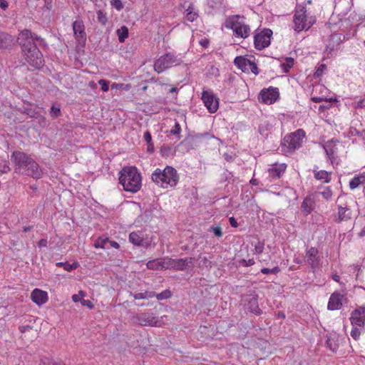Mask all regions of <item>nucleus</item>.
<instances>
[{
    "label": "nucleus",
    "mask_w": 365,
    "mask_h": 365,
    "mask_svg": "<svg viewBox=\"0 0 365 365\" xmlns=\"http://www.w3.org/2000/svg\"><path fill=\"white\" fill-rule=\"evenodd\" d=\"M36 41H38L39 45L45 43L42 38L29 29H24L19 34L18 42L26 56V60L35 68H39L43 66V60Z\"/></svg>",
    "instance_id": "f257e3e1"
},
{
    "label": "nucleus",
    "mask_w": 365,
    "mask_h": 365,
    "mask_svg": "<svg viewBox=\"0 0 365 365\" xmlns=\"http://www.w3.org/2000/svg\"><path fill=\"white\" fill-rule=\"evenodd\" d=\"M11 160L14 164V171L21 175H25L39 179L43 175V171L38 164L26 153L19 151H14Z\"/></svg>",
    "instance_id": "f03ea898"
},
{
    "label": "nucleus",
    "mask_w": 365,
    "mask_h": 365,
    "mask_svg": "<svg viewBox=\"0 0 365 365\" xmlns=\"http://www.w3.org/2000/svg\"><path fill=\"white\" fill-rule=\"evenodd\" d=\"M119 181L127 192L135 193L141 187V175L135 167L123 168Z\"/></svg>",
    "instance_id": "7ed1b4c3"
},
{
    "label": "nucleus",
    "mask_w": 365,
    "mask_h": 365,
    "mask_svg": "<svg viewBox=\"0 0 365 365\" xmlns=\"http://www.w3.org/2000/svg\"><path fill=\"white\" fill-rule=\"evenodd\" d=\"M151 178L154 182L163 187H167L168 185L175 187L179 180L176 170L171 166H167L163 170L156 169Z\"/></svg>",
    "instance_id": "20e7f679"
},
{
    "label": "nucleus",
    "mask_w": 365,
    "mask_h": 365,
    "mask_svg": "<svg viewBox=\"0 0 365 365\" xmlns=\"http://www.w3.org/2000/svg\"><path fill=\"white\" fill-rule=\"evenodd\" d=\"M304 138L305 132L302 129H298L295 132L285 135L281 143V151L284 155L293 153L295 150L301 147Z\"/></svg>",
    "instance_id": "39448f33"
},
{
    "label": "nucleus",
    "mask_w": 365,
    "mask_h": 365,
    "mask_svg": "<svg viewBox=\"0 0 365 365\" xmlns=\"http://www.w3.org/2000/svg\"><path fill=\"white\" fill-rule=\"evenodd\" d=\"M225 26L233 30V32L241 38H247L250 31V26L243 21V17L238 15L229 17L225 21Z\"/></svg>",
    "instance_id": "423d86ee"
},
{
    "label": "nucleus",
    "mask_w": 365,
    "mask_h": 365,
    "mask_svg": "<svg viewBox=\"0 0 365 365\" xmlns=\"http://www.w3.org/2000/svg\"><path fill=\"white\" fill-rule=\"evenodd\" d=\"M306 9L303 6H297L294 16V29L297 31L309 29L314 24L312 17H308Z\"/></svg>",
    "instance_id": "0eeeda50"
},
{
    "label": "nucleus",
    "mask_w": 365,
    "mask_h": 365,
    "mask_svg": "<svg viewBox=\"0 0 365 365\" xmlns=\"http://www.w3.org/2000/svg\"><path fill=\"white\" fill-rule=\"evenodd\" d=\"M180 62L181 60L176 56L168 53L161 56L155 61L154 70L158 73H160L172 66L179 65Z\"/></svg>",
    "instance_id": "6e6552de"
},
{
    "label": "nucleus",
    "mask_w": 365,
    "mask_h": 365,
    "mask_svg": "<svg viewBox=\"0 0 365 365\" xmlns=\"http://www.w3.org/2000/svg\"><path fill=\"white\" fill-rule=\"evenodd\" d=\"M272 31L271 29H266L262 31L257 33L254 37L255 46L258 50H262L270 44Z\"/></svg>",
    "instance_id": "1a4fd4ad"
},
{
    "label": "nucleus",
    "mask_w": 365,
    "mask_h": 365,
    "mask_svg": "<svg viewBox=\"0 0 365 365\" xmlns=\"http://www.w3.org/2000/svg\"><path fill=\"white\" fill-rule=\"evenodd\" d=\"M202 100L210 113H213L217 110L219 107L218 99L212 91H204L202 94Z\"/></svg>",
    "instance_id": "9d476101"
},
{
    "label": "nucleus",
    "mask_w": 365,
    "mask_h": 365,
    "mask_svg": "<svg viewBox=\"0 0 365 365\" xmlns=\"http://www.w3.org/2000/svg\"><path fill=\"white\" fill-rule=\"evenodd\" d=\"M350 321L353 327H364L365 324V307H360L354 310L351 314Z\"/></svg>",
    "instance_id": "9b49d317"
},
{
    "label": "nucleus",
    "mask_w": 365,
    "mask_h": 365,
    "mask_svg": "<svg viewBox=\"0 0 365 365\" xmlns=\"http://www.w3.org/2000/svg\"><path fill=\"white\" fill-rule=\"evenodd\" d=\"M136 322L141 326H157L158 320L152 313H140L135 317Z\"/></svg>",
    "instance_id": "f8f14e48"
},
{
    "label": "nucleus",
    "mask_w": 365,
    "mask_h": 365,
    "mask_svg": "<svg viewBox=\"0 0 365 365\" xmlns=\"http://www.w3.org/2000/svg\"><path fill=\"white\" fill-rule=\"evenodd\" d=\"M318 253L319 251L316 247H311L306 253V262L313 269L318 268L320 264L321 259Z\"/></svg>",
    "instance_id": "ddd939ff"
},
{
    "label": "nucleus",
    "mask_w": 365,
    "mask_h": 365,
    "mask_svg": "<svg viewBox=\"0 0 365 365\" xmlns=\"http://www.w3.org/2000/svg\"><path fill=\"white\" fill-rule=\"evenodd\" d=\"M73 31L76 39L78 41H85L86 34L85 32V26L82 20H76L73 23Z\"/></svg>",
    "instance_id": "4468645a"
},
{
    "label": "nucleus",
    "mask_w": 365,
    "mask_h": 365,
    "mask_svg": "<svg viewBox=\"0 0 365 365\" xmlns=\"http://www.w3.org/2000/svg\"><path fill=\"white\" fill-rule=\"evenodd\" d=\"M342 294L334 292L329 298L327 306L328 309L331 311L339 309L342 307Z\"/></svg>",
    "instance_id": "2eb2a0df"
},
{
    "label": "nucleus",
    "mask_w": 365,
    "mask_h": 365,
    "mask_svg": "<svg viewBox=\"0 0 365 365\" xmlns=\"http://www.w3.org/2000/svg\"><path fill=\"white\" fill-rule=\"evenodd\" d=\"M31 297L32 301L38 305H41L48 300L47 292L39 289H34L31 292Z\"/></svg>",
    "instance_id": "dca6fc26"
},
{
    "label": "nucleus",
    "mask_w": 365,
    "mask_h": 365,
    "mask_svg": "<svg viewBox=\"0 0 365 365\" xmlns=\"http://www.w3.org/2000/svg\"><path fill=\"white\" fill-rule=\"evenodd\" d=\"M194 258L186 257L184 259H173V269L182 271L187 267L193 264Z\"/></svg>",
    "instance_id": "f3484780"
},
{
    "label": "nucleus",
    "mask_w": 365,
    "mask_h": 365,
    "mask_svg": "<svg viewBox=\"0 0 365 365\" xmlns=\"http://www.w3.org/2000/svg\"><path fill=\"white\" fill-rule=\"evenodd\" d=\"M234 63L243 72L248 73V68L251 63V60L243 56H237L235 58Z\"/></svg>",
    "instance_id": "a211bd4d"
},
{
    "label": "nucleus",
    "mask_w": 365,
    "mask_h": 365,
    "mask_svg": "<svg viewBox=\"0 0 365 365\" xmlns=\"http://www.w3.org/2000/svg\"><path fill=\"white\" fill-rule=\"evenodd\" d=\"M248 309L257 314V315H259L262 313V310L259 309V305H258V297L257 295H255V296H253L249 301L248 302Z\"/></svg>",
    "instance_id": "6ab92c4d"
},
{
    "label": "nucleus",
    "mask_w": 365,
    "mask_h": 365,
    "mask_svg": "<svg viewBox=\"0 0 365 365\" xmlns=\"http://www.w3.org/2000/svg\"><path fill=\"white\" fill-rule=\"evenodd\" d=\"M19 111L21 113L26 114L30 118L40 119L41 120H42V122L44 125H46V118L43 115H41L38 111H36L35 109H33L31 108H26L24 110H19Z\"/></svg>",
    "instance_id": "aec40b11"
},
{
    "label": "nucleus",
    "mask_w": 365,
    "mask_h": 365,
    "mask_svg": "<svg viewBox=\"0 0 365 365\" xmlns=\"http://www.w3.org/2000/svg\"><path fill=\"white\" fill-rule=\"evenodd\" d=\"M260 96L262 102L267 104H272L277 99V94L274 92H270L269 91H262Z\"/></svg>",
    "instance_id": "412c9836"
},
{
    "label": "nucleus",
    "mask_w": 365,
    "mask_h": 365,
    "mask_svg": "<svg viewBox=\"0 0 365 365\" xmlns=\"http://www.w3.org/2000/svg\"><path fill=\"white\" fill-rule=\"evenodd\" d=\"M314 178L318 180H323L324 182H329L331 180V173L326 170H313Z\"/></svg>",
    "instance_id": "4be33fe9"
},
{
    "label": "nucleus",
    "mask_w": 365,
    "mask_h": 365,
    "mask_svg": "<svg viewBox=\"0 0 365 365\" xmlns=\"http://www.w3.org/2000/svg\"><path fill=\"white\" fill-rule=\"evenodd\" d=\"M286 166L284 164L276 165L269 169V175L274 178H280L281 175L284 172Z\"/></svg>",
    "instance_id": "5701e85b"
},
{
    "label": "nucleus",
    "mask_w": 365,
    "mask_h": 365,
    "mask_svg": "<svg viewBox=\"0 0 365 365\" xmlns=\"http://www.w3.org/2000/svg\"><path fill=\"white\" fill-rule=\"evenodd\" d=\"M338 210L339 221L347 220L351 218V211L349 208L338 205Z\"/></svg>",
    "instance_id": "b1692460"
},
{
    "label": "nucleus",
    "mask_w": 365,
    "mask_h": 365,
    "mask_svg": "<svg viewBox=\"0 0 365 365\" xmlns=\"http://www.w3.org/2000/svg\"><path fill=\"white\" fill-rule=\"evenodd\" d=\"M365 182V175L361 174L355 176L349 182V187L351 190L358 187L360 185Z\"/></svg>",
    "instance_id": "393cba45"
},
{
    "label": "nucleus",
    "mask_w": 365,
    "mask_h": 365,
    "mask_svg": "<svg viewBox=\"0 0 365 365\" xmlns=\"http://www.w3.org/2000/svg\"><path fill=\"white\" fill-rule=\"evenodd\" d=\"M117 34L119 41L123 43L128 36V29L125 26H123L117 30Z\"/></svg>",
    "instance_id": "a878e982"
},
{
    "label": "nucleus",
    "mask_w": 365,
    "mask_h": 365,
    "mask_svg": "<svg viewBox=\"0 0 365 365\" xmlns=\"http://www.w3.org/2000/svg\"><path fill=\"white\" fill-rule=\"evenodd\" d=\"M146 266L150 269H162L160 259L150 260L147 262Z\"/></svg>",
    "instance_id": "bb28decb"
},
{
    "label": "nucleus",
    "mask_w": 365,
    "mask_h": 365,
    "mask_svg": "<svg viewBox=\"0 0 365 365\" xmlns=\"http://www.w3.org/2000/svg\"><path fill=\"white\" fill-rule=\"evenodd\" d=\"M155 296V293L154 292H148L146 291L145 292H140L133 294V297L135 299H148L152 298Z\"/></svg>",
    "instance_id": "cd10ccee"
},
{
    "label": "nucleus",
    "mask_w": 365,
    "mask_h": 365,
    "mask_svg": "<svg viewBox=\"0 0 365 365\" xmlns=\"http://www.w3.org/2000/svg\"><path fill=\"white\" fill-rule=\"evenodd\" d=\"M108 242L109 240L108 238L104 239L102 237H99L96 240L94 246L96 248L107 249L109 247L108 246Z\"/></svg>",
    "instance_id": "c85d7f7f"
},
{
    "label": "nucleus",
    "mask_w": 365,
    "mask_h": 365,
    "mask_svg": "<svg viewBox=\"0 0 365 365\" xmlns=\"http://www.w3.org/2000/svg\"><path fill=\"white\" fill-rule=\"evenodd\" d=\"M129 240L135 245H140L143 237L136 232H131L129 235Z\"/></svg>",
    "instance_id": "c756f323"
},
{
    "label": "nucleus",
    "mask_w": 365,
    "mask_h": 365,
    "mask_svg": "<svg viewBox=\"0 0 365 365\" xmlns=\"http://www.w3.org/2000/svg\"><path fill=\"white\" fill-rule=\"evenodd\" d=\"M312 202L310 199H305L302 204V210L305 212L306 215H308L311 212L312 210Z\"/></svg>",
    "instance_id": "7c9ffc66"
},
{
    "label": "nucleus",
    "mask_w": 365,
    "mask_h": 365,
    "mask_svg": "<svg viewBox=\"0 0 365 365\" xmlns=\"http://www.w3.org/2000/svg\"><path fill=\"white\" fill-rule=\"evenodd\" d=\"M161 268L163 269H173V259L172 258H161Z\"/></svg>",
    "instance_id": "2f4dec72"
},
{
    "label": "nucleus",
    "mask_w": 365,
    "mask_h": 365,
    "mask_svg": "<svg viewBox=\"0 0 365 365\" xmlns=\"http://www.w3.org/2000/svg\"><path fill=\"white\" fill-rule=\"evenodd\" d=\"M160 152L163 156L169 157L170 155H173L175 151L168 145H163L160 148Z\"/></svg>",
    "instance_id": "473e14b6"
},
{
    "label": "nucleus",
    "mask_w": 365,
    "mask_h": 365,
    "mask_svg": "<svg viewBox=\"0 0 365 365\" xmlns=\"http://www.w3.org/2000/svg\"><path fill=\"white\" fill-rule=\"evenodd\" d=\"M293 65L294 59L292 58H287L286 63H282V67L283 68L284 72L288 73Z\"/></svg>",
    "instance_id": "72a5a7b5"
},
{
    "label": "nucleus",
    "mask_w": 365,
    "mask_h": 365,
    "mask_svg": "<svg viewBox=\"0 0 365 365\" xmlns=\"http://www.w3.org/2000/svg\"><path fill=\"white\" fill-rule=\"evenodd\" d=\"M97 19L99 23L102 25L105 26L107 23V16L105 13H103L101 10H98L97 11Z\"/></svg>",
    "instance_id": "f704fd0d"
},
{
    "label": "nucleus",
    "mask_w": 365,
    "mask_h": 365,
    "mask_svg": "<svg viewBox=\"0 0 365 365\" xmlns=\"http://www.w3.org/2000/svg\"><path fill=\"white\" fill-rule=\"evenodd\" d=\"M156 298L158 300H163L165 299H168L171 297V292L170 290H165L158 294H155Z\"/></svg>",
    "instance_id": "c9c22d12"
},
{
    "label": "nucleus",
    "mask_w": 365,
    "mask_h": 365,
    "mask_svg": "<svg viewBox=\"0 0 365 365\" xmlns=\"http://www.w3.org/2000/svg\"><path fill=\"white\" fill-rule=\"evenodd\" d=\"M180 131H181L180 125L178 122H176L175 124V126L170 130V133L174 135H176L178 139H180Z\"/></svg>",
    "instance_id": "e433bc0d"
},
{
    "label": "nucleus",
    "mask_w": 365,
    "mask_h": 365,
    "mask_svg": "<svg viewBox=\"0 0 365 365\" xmlns=\"http://www.w3.org/2000/svg\"><path fill=\"white\" fill-rule=\"evenodd\" d=\"M279 271H280V269L278 267H274L272 269L262 268L261 269V272L264 274H276L279 273Z\"/></svg>",
    "instance_id": "4c0bfd02"
},
{
    "label": "nucleus",
    "mask_w": 365,
    "mask_h": 365,
    "mask_svg": "<svg viewBox=\"0 0 365 365\" xmlns=\"http://www.w3.org/2000/svg\"><path fill=\"white\" fill-rule=\"evenodd\" d=\"M187 14H186V19L187 21L192 22L193 21L196 17L197 16V13L195 12H193L192 10H191V8L189 7L187 10Z\"/></svg>",
    "instance_id": "58836bf2"
},
{
    "label": "nucleus",
    "mask_w": 365,
    "mask_h": 365,
    "mask_svg": "<svg viewBox=\"0 0 365 365\" xmlns=\"http://www.w3.org/2000/svg\"><path fill=\"white\" fill-rule=\"evenodd\" d=\"M50 114L53 118H57L61 114L60 108L56 107L54 105H53L51 108Z\"/></svg>",
    "instance_id": "ea45409f"
},
{
    "label": "nucleus",
    "mask_w": 365,
    "mask_h": 365,
    "mask_svg": "<svg viewBox=\"0 0 365 365\" xmlns=\"http://www.w3.org/2000/svg\"><path fill=\"white\" fill-rule=\"evenodd\" d=\"M10 38V36L6 34H0V48L6 46V45L3 43V41H4L5 43L9 42Z\"/></svg>",
    "instance_id": "a19ab883"
},
{
    "label": "nucleus",
    "mask_w": 365,
    "mask_h": 365,
    "mask_svg": "<svg viewBox=\"0 0 365 365\" xmlns=\"http://www.w3.org/2000/svg\"><path fill=\"white\" fill-rule=\"evenodd\" d=\"M350 334L354 339L357 340L360 336L361 329L354 327L351 331Z\"/></svg>",
    "instance_id": "79ce46f5"
},
{
    "label": "nucleus",
    "mask_w": 365,
    "mask_h": 365,
    "mask_svg": "<svg viewBox=\"0 0 365 365\" xmlns=\"http://www.w3.org/2000/svg\"><path fill=\"white\" fill-rule=\"evenodd\" d=\"M264 243L259 241L255 246V251L256 254H261L264 250Z\"/></svg>",
    "instance_id": "37998d69"
},
{
    "label": "nucleus",
    "mask_w": 365,
    "mask_h": 365,
    "mask_svg": "<svg viewBox=\"0 0 365 365\" xmlns=\"http://www.w3.org/2000/svg\"><path fill=\"white\" fill-rule=\"evenodd\" d=\"M327 69V66L325 64H321L317 69L314 73V76L316 77H319L322 75L323 72Z\"/></svg>",
    "instance_id": "c03bdc74"
},
{
    "label": "nucleus",
    "mask_w": 365,
    "mask_h": 365,
    "mask_svg": "<svg viewBox=\"0 0 365 365\" xmlns=\"http://www.w3.org/2000/svg\"><path fill=\"white\" fill-rule=\"evenodd\" d=\"M110 4L112 6L115 8L118 11H120L123 9V4L120 0H111Z\"/></svg>",
    "instance_id": "a18cd8bd"
},
{
    "label": "nucleus",
    "mask_w": 365,
    "mask_h": 365,
    "mask_svg": "<svg viewBox=\"0 0 365 365\" xmlns=\"http://www.w3.org/2000/svg\"><path fill=\"white\" fill-rule=\"evenodd\" d=\"M98 83H99V85L101 86V89L103 91L106 92L108 91V88H109V87H108L109 82L108 81H107L104 79H101L98 81Z\"/></svg>",
    "instance_id": "49530a36"
},
{
    "label": "nucleus",
    "mask_w": 365,
    "mask_h": 365,
    "mask_svg": "<svg viewBox=\"0 0 365 365\" xmlns=\"http://www.w3.org/2000/svg\"><path fill=\"white\" fill-rule=\"evenodd\" d=\"M249 72H252V73H253L255 75L258 74L257 66L256 63H255L252 61H251V63H250V64L249 66V68H248V73Z\"/></svg>",
    "instance_id": "de8ad7c7"
},
{
    "label": "nucleus",
    "mask_w": 365,
    "mask_h": 365,
    "mask_svg": "<svg viewBox=\"0 0 365 365\" xmlns=\"http://www.w3.org/2000/svg\"><path fill=\"white\" fill-rule=\"evenodd\" d=\"M322 196L326 199H329L332 195V192L329 187H326L324 191L321 192Z\"/></svg>",
    "instance_id": "09e8293b"
},
{
    "label": "nucleus",
    "mask_w": 365,
    "mask_h": 365,
    "mask_svg": "<svg viewBox=\"0 0 365 365\" xmlns=\"http://www.w3.org/2000/svg\"><path fill=\"white\" fill-rule=\"evenodd\" d=\"M77 263L69 264L68 262L64 263L63 268L67 271H71L77 268Z\"/></svg>",
    "instance_id": "8fccbe9b"
},
{
    "label": "nucleus",
    "mask_w": 365,
    "mask_h": 365,
    "mask_svg": "<svg viewBox=\"0 0 365 365\" xmlns=\"http://www.w3.org/2000/svg\"><path fill=\"white\" fill-rule=\"evenodd\" d=\"M210 230H212V232H214L215 235L217 236V237H222V230H221V228L220 227H211Z\"/></svg>",
    "instance_id": "3c124183"
},
{
    "label": "nucleus",
    "mask_w": 365,
    "mask_h": 365,
    "mask_svg": "<svg viewBox=\"0 0 365 365\" xmlns=\"http://www.w3.org/2000/svg\"><path fill=\"white\" fill-rule=\"evenodd\" d=\"M81 303L83 306H86L88 307L90 309L93 308V304L90 300H85L83 299L82 300H81Z\"/></svg>",
    "instance_id": "603ef678"
},
{
    "label": "nucleus",
    "mask_w": 365,
    "mask_h": 365,
    "mask_svg": "<svg viewBox=\"0 0 365 365\" xmlns=\"http://www.w3.org/2000/svg\"><path fill=\"white\" fill-rule=\"evenodd\" d=\"M151 80L158 85L165 86H168V84L164 82V80L162 78H158L155 79L154 78H152Z\"/></svg>",
    "instance_id": "864d4df0"
},
{
    "label": "nucleus",
    "mask_w": 365,
    "mask_h": 365,
    "mask_svg": "<svg viewBox=\"0 0 365 365\" xmlns=\"http://www.w3.org/2000/svg\"><path fill=\"white\" fill-rule=\"evenodd\" d=\"M144 139L148 143V144L151 143L152 137H151V134L150 133V132L147 131L145 133Z\"/></svg>",
    "instance_id": "5fc2aeb1"
},
{
    "label": "nucleus",
    "mask_w": 365,
    "mask_h": 365,
    "mask_svg": "<svg viewBox=\"0 0 365 365\" xmlns=\"http://www.w3.org/2000/svg\"><path fill=\"white\" fill-rule=\"evenodd\" d=\"M229 221L232 227H237L238 226V223L234 217H230Z\"/></svg>",
    "instance_id": "6e6d98bb"
},
{
    "label": "nucleus",
    "mask_w": 365,
    "mask_h": 365,
    "mask_svg": "<svg viewBox=\"0 0 365 365\" xmlns=\"http://www.w3.org/2000/svg\"><path fill=\"white\" fill-rule=\"evenodd\" d=\"M32 329V327L26 325V326H21L19 327V330L21 332L24 333L26 331H28L29 330Z\"/></svg>",
    "instance_id": "4d7b16f0"
},
{
    "label": "nucleus",
    "mask_w": 365,
    "mask_h": 365,
    "mask_svg": "<svg viewBox=\"0 0 365 365\" xmlns=\"http://www.w3.org/2000/svg\"><path fill=\"white\" fill-rule=\"evenodd\" d=\"M210 43V41L207 38H204V39H202L200 41V44L204 47V48H207L208 46Z\"/></svg>",
    "instance_id": "13d9d810"
},
{
    "label": "nucleus",
    "mask_w": 365,
    "mask_h": 365,
    "mask_svg": "<svg viewBox=\"0 0 365 365\" xmlns=\"http://www.w3.org/2000/svg\"><path fill=\"white\" fill-rule=\"evenodd\" d=\"M0 7L5 10L6 9L8 8V3L6 0H1L0 1Z\"/></svg>",
    "instance_id": "bf43d9fd"
},
{
    "label": "nucleus",
    "mask_w": 365,
    "mask_h": 365,
    "mask_svg": "<svg viewBox=\"0 0 365 365\" xmlns=\"http://www.w3.org/2000/svg\"><path fill=\"white\" fill-rule=\"evenodd\" d=\"M242 262L245 266H252L255 264V261L252 259H249L247 262L243 259Z\"/></svg>",
    "instance_id": "052dcab7"
},
{
    "label": "nucleus",
    "mask_w": 365,
    "mask_h": 365,
    "mask_svg": "<svg viewBox=\"0 0 365 365\" xmlns=\"http://www.w3.org/2000/svg\"><path fill=\"white\" fill-rule=\"evenodd\" d=\"M110 246V247H114V248H116L118 249L119 247V245L118 242H115V241H110L109 240V242L108 244V246Z\"/></svg>",
    "instance_id": "680f3d73"
},
{
    "label": "nucleus",
    "mask_w": 365,
    "mask_h": 365,
    "mask_svg": "<svg viewBox=\"0 0 365 365\" xmlns=\"http://www.w3.org/2000/svg\"><path fill=\"white\" fill-rule=\"evenodd\" d=\"M38 245L39 247H46L47 246V240L46 239H41L38 242Z\"/></svg>",
    "instance_id": "e2e57ef3"
},
{
    "label": "nucleus",
    "mask_w": 365,
    "mask_h": 365,
    "mask_svg": "<svg viewBox=\"0 0 365 365\" xmlns=\"http://www.w3.org/2000/svg\"><path fill=\"white\" fill-rule=\"evenodd\" d=\"M72 299L74 302H81V300H82L83 299H81V297H79V295L78 294H73L72 296Z\"/></svg>",
    "instance_id": "0e129e2a"
},
{
    "label": "nucleus",
    "mask_w": 365,
    "mask_h": 365,
    "mask_svg": "<svg viewBox=\"0 0 365 365\" xmlns=\"http://www.w3.org/2000/svg\"><path fill=\"white\" fill-rule=\"evenodd\" d=\"M328 147H329V145H327L324 146V148L327 153V155L330 156L331 155L333 154V152H332L331 149H329Z\"/></svg>",
    "instance_id": "69168bd1"
},
{
    "label": "nucleus",
    "mask_w": 365,
    "mask_h": 365,
    "mask_svg": "<svg viewBox=\"0 0 365 365\" xmlns=\"http://www.w3.org/2000/svg\"><path fill=\"white\" fill-rule=\"evenodd\" d=\"M201 261L200 262V264H201V262H203V264H205L206 267L207 266V264H210V262L207 260V259L206 257H202L201 258Z\"/></svg>",
    "instance_id": "338daca9"
},
{
    "label": "nucleus",
    "mask_w": 365,
    "mask_h": 365,
    "mask_svg": "<svg viewBox=\"0 0 365 365\" xmlns=\"http://www.w3.org/2000/svg\"><path fill=\"white\" fill-rule=\"evenodd\" d=\"M9 170H10V168H9V165H5L4 166V168H3V169H2V170H0V171H1V173H6L9 172Z\"/></svg>",
    "instance_id": "774afa93"
}]
</instances>
